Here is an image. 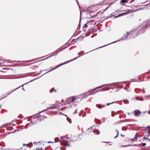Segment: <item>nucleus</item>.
Masks as SVG:
<instances>
[{
  "label": "nucleus",
  "instance_id": "obj_33",
  "mask_svg": "<svg viewBox=\"0 0 150 150\" xmlns=\"http://www.w3.org/2000/svg\"><path fill=\"white\" fill-rule=\"evenodd\" d=\"M79 57H76V58H75V59H71V61H73V60H76V59L77 58H79Z\"/></svg>",
  "mask_w": 150,
  "mask_h": 150
},
{
  "label": "nucleus",
  "instance_id": "obj_28",
  "mask_svg": "<svg viewBox=\"0 0 150 150\" xmlns=\"http://www.w3.org/2000/svg\"><path fill=\"white\" fill-rule=\"evenodd\" d=\"M67 47H67V46H66L65 47H63V48L62 49V50H61V51H62V50H64V49H66V48H67Z\"/></svg>",
  "mask_w": 150,
  "mask_h": 150
},
{
  "label": "nucleus",
  "instance_id": "obj_7",
  "mask_svg": "<svg viewBox=\"0 0 150 150\" xmlns=\"http://www.w3.org/2000/svg\"><path fill=\"white\" fill-rule=\"evenodd\" d=\"M120 40H118L117 41H115V42H112V43H109V44H108L106 45H105L104 46H102L100 47H99L98 48H96V49H94V50H97V49H99V48H101L102 47H105V46H107L108 45H109L110 44H112V43H115V42H117V41H119Z\"/></svg>",
  "mask_w": 150,
  "mask_h": 150
},
{
  "label": "nucleus",
  "instance_id": "obj_52",
  "mask_svg": "<svg viewBox=\"0 0 150 150\" xmlns=\"http://www.w3.org/2000/svg\"><path fill=\"white\" fill-rule=\"evenodd\" d=\"M28 83H25L24 84H25V85H26V84H27Z\"/></svg>",
  "mask_w": 150,
  "mask_h": 150
},
{
  "label": "nucleus",
  "instance_id": "obj_30",
  "mask_svg": "<svg viewBox=\"0 0 150 150\" xmlns=\"http://www.w3.org/2000/svg\"><path fill=\"white\" fill-rule=\"evenodd\" d=\"M81 53L82 54H83L84 53V51H81V52L79 53H78V55H80V54H81Z\"/></svg>",
  "mask_w": 150,
  "mask_h": 150
},
{
  "label": "nucleus",
  "instance_id": "obj_44",
  "mask_svg": "<svg viewBox=\"0 0 150 150\" xmlns=\"http://www.w3.org/2000/svg\"><path fill=\"white\" fill-rule=\"evenodd\" d=\"M116 132H117H117H118L119 133L118 131V130H117V129H116Z\"/></svg>",
  "mask_w": 150,
  "mask_h": 150
},
{
  "label": "nucleus",
  "instance_id": "obj_62",
  "mask_svg": "<svg viewBox=\"0 0 150 150\" xmlns=\"http://www.w3.org/2000/svg\"><path fill=\"white\" fill-rule=\"evenodd\" d=\"M47 58H45V59H47Z\"/></svg>",
  "mask_w": 150,
  "mask_h": 150
},
{
  "label": "nucleus",
  "instance_id": "obj_37",
  "mask_svg": "<svg viewBox=\"0 0 150 150\" xmlns=\"http://www.w3.org/2000/svg\"><path fill=\"white\" fill-rule=\"evenodd\" d=\"M34 144L35 145H37L38 144V143L36 142H34Z\"/></svg>",
  "mask_w": 150,
  "mask_h": 150
},
{
  "label": "nucleus",
  "instance_id": "obj_57",
  "mask_svg": "<svg viewBox=\"0 0 150 150\" xmlns=\"http://www.w3.org/2000/svg\"><path fill=\"white\" fill-rule=\"evenodd\" d=\"M23 90L25 91V90L24 89V88H23Z\"/></svg>",
  "mask_w": 150,
  "mask_h": 150
},
{
  "label": "nucleus",
  "instance_id": "obj_53",
  "mask_svg": "<svg viewBox=\"0 0 150 150\" xmlns=\"http://www.w3.org/2000/svg\"><path fill=\"white\" fill-rule=\"evenodd\" d=\"M87 12H89V13H90V11H89L88 10H87Z\"/></svg>",
  "mask_w": 150,
  "mask_h": 150
},
{
  "label": "nucleus",
  "instance_id": "obj_18",
  "mask_svg": "<svg viewBox=\"0 0 150 150\" xmlns=\"http://www.w3.org/2000/svg\"><path fill=\"white\" fill-rule=\"evenodd\" d=\"M78 38V39H79V40H83V39L85 38V37L84 36H82V37H79Z\"/></svg>",
  "mask_w": 150,
  "mask_h": 150
},
{
  "label": "nucleus",
  "instance_id": "obj_24",
  "mask_svg": "<svg viewBox=\"0 0 150 150\" xmlns=\"http://www.w3.org/2000/svg\"><path fill=\"white\" fill-rule=\"evenodd\" d=\"M115 103V102H114L111 103H108L107 104V105L108 106V105H110V104H113V103Z\"/></svg>",
  "mask_w": 150,
  "mask_h": 150
},
{
  "label": "nucleus",
  "instance_id": "obj_48",
  "mask_svg": "<svg viewBox=\"0 0 150 150\" xmlns=\"http://www.w3.org/2000/svg\"><path fill=\"white\" fill-rule=\"evenodd\" d=\"M11 93H11H8V95H9Z\"/></svg>",
  "mask_w": 150,
  "mask_h": 150
},
{
  "label": "nucleus",
  "instance_id": "obj_61",
  "mask_svg": "<svg viewBox=\"0 0 150 150\" xmlns=\"http://www.w3.org/2000/svg\"><path fill=\"white\" fill-rule=\"evenodd\" d=\"M1 64V63L0 62V65Z\"/></svg>",
  "mask_w": 150,
  "mask_h": 150
},
{
  "label": "nucleus",
  "instance_id": "obj_20",
  "mask_svg": "<svg viewBox=\"0 0 150 150\" xmlns=\"http://www.w3.org/2000/svg\"><path fill=\"white\" fill-rule=\"evenodd\" d=\"M105 2V1H103L102 3H100L99 4H98L96 5V6H98L99 5H101L102 4H105L103 3L104 2Z\"/></svg>",
  "mask_w": 150,
  "mask_h": 150
},
{
  "label": "nucleus",
  "instance_id": "obj_8",
  "mask_svg": "<svg viewBox=\"0 0 150 150\" xmlns=\"http://www.w3.org/2000/svg\"><path fill=\"white\" fill-rule=\"evenodd\" d=\"M61 51V50H59V51H58V52H53L52 53V54H53V55H51V56H49V57H51L53 56L57 55L59 52H60Z\"/></svg>",
  "mask_w": 150,
  "mask_h": 150
},
{
  "label": "nucleus",
  "instance_id": "obj_35",
  "mask_svg": "<svg viewBox=\"0 0 150 150\" xmlns=\"http://www.w3.org/2000/svg\"><path fill=\"white\" fill-rule=\"evenodd\" d=\"M77 109H76V111H75V112H74V114H75L77 113Z\"/></svg>",
  "mask_w": 150,
  "mask_h": 150
},
{
  "label": "nucleus",
  "instance_id": "obj_4",
  "mask_svg": "<svg viewBox=\"0 0 150 150\" xmlns=\"http://www.w3.org/2000/svg\"><path fill=\"white\" fill-rule=\"evenodd\" d=\"M132 113H134V115L135 116L138 117L141 114V112L140 110H137L132 112Z\"/></svg>",
  "mask_w": 150,
  "mask_h": 150
},
{
  "label": "nucleus",
  "instance_id": "obj_34",
  "mask_svg": "<svg viewBox=\"0 0 150 150\" xmlns=\"http://www.w3.org/2000/svg\"><path fill=\"white\" fill-rule=\"evenodd\" d=\"M136 135H135V137L134 138V139H131V140L132 141H134V140L135 139V138H136Z\"/></svg>",
  "mask_w": 150,
  "mask_h": 150
},
{
  "label": "nucleus",
  "instance_id": "obj_27",
  "mask_svg": "<svg viewBox=\"0 0 150 150\" xmlns=\"http://www.w3.org/2000/svg\"><path fill=\"white\" fill-rule=\"evenodd\" d=\"M128 12H126L123 13V14L124 15H127V14H128Z\"/></svg>",
  "mask_w": 150,
  "mask_h": 150
},
{
  "label": "nucleus",
  "instance_id": "obj_38",
  "mask_svg": "<svg viewBox=\"0 0 150 150\" xmlns=\"http://www.w3.org/2000/svg\"><path fill=\"white\" fill-rule=\"evenodd\" d=\"M75 40H76V41H77L78 40H79L78 39V38H77Z\"/></svg>",
  "mask_w": 150,
  "mask_h": 150
},
{
  "label": "nucleus",
  "instance_id": "obj_60",
  "mask_svg": "<svg viewBox=\"0 0 150 150\" xmlns=\"http://www.w3.org/2000/svg\"><path fill=\"white\" fill-rule=\"evenodd\" d=\"M128 114H129V115H130V113L129 112V113H128Z\"/></svg>",
  "mask_w": 150,
  "mask_h": 150
},
{
  "label": "nucleus",
  "instance_id": "obj_54",
  "mask_svg": "<svg viewBox=\"0 0 150 150\" xmlns=\"http://www.w3.org/2000/svg\"><path fill=\"white\" fill-rule=\"evenodd\" d=\"M147 132V131H146V130H144V132Z\"/></svg>",
  "mask_w": 150,
  "mask_h": 150
},
{
  "label": "nucleus",
  "instance_id": "obj_5",
  "mask_svg": "<svg viewBox=\"0 0 150 150\" xmlns=\"http://www.w3.org/2000/svg\"><path fill=\"white\" fill-rule=\"evenodd\" d=\"M69 61H68V62H69ZM67 62H64V63H63L62 64H59L57 65V67H55L54 68H53V69H51L50 70L48 71L46 73L49 72H50V71H53L55 69H57L58 67H59L60 66H62V65L65 64L66 63H67Z\"/></svg>",
  "mask_w": 150,
  "mask_h": 150
},
{
  "label": "nucleus",
  "instance_id": "obj_12",
  "mask_svg": "<svg viewBox=\"0 0 150 150\" xmlns=\"http://www.w3.org/2000/svg\"><path fill=\"white\" fill-rule=\"evenodd\" d=\"M46 56H44L43 57H40V58H38V59H34V60H30V61H28L27 62H32L33 61H35L36 60H38V59H40L41 58H43L44 57H45Z\"/></svg>",
  "mask_w": 150,
  "mask_h": 150
},
{
  "label": "nucleus",
  "instance_id": "obj_26",
  "mask_svg": "<svg viewBox=\"0 0 150 150\" xmlns=\"http://www.w3.org/2000/svg\"><path fill=\"white\" fill-rule=\"evenodd\" d=\"M110 6V5L109 6H108L105 9V10L103 11V13L105 11H106L108 8Z\"/></svg>",
  "mask_w": 150,
  "mask_h": 150
},
{
  "label": "nucleus",
  "instance_id": "obj_16",
  "mask_svg": "<svg viewBox=\"0 0 150 150\" xmlns=\"http://www.w3.org/2000/svg\"><path fill=\"white\" fill-rule=\"evenodd\" d=\"M128 0H121V2L122 3H128Z\"/></svg>",
  "mask_w": 150,
  "mask_h": 150
},
{
  "label": "nucleus",
  "instance_id": "obj_45",
  "mask_svg": "<svg viewBox=\"0 0 150 150\" xmlns=\"http://www.w3.org/2000/svg\"><path fill=\"white\" fill-rule=\"evenodd\" d=\"M68 42H67V43H66V44H65L64 45H63V46H64V45H66L67 44H68Z\"/></svg>",
  "mask_w": 150,
  "mask_h": 150
},
{
  "label": "nucleus",
  "instance_id": "obj_43",
  "mask_svg": "<svg viewBox=\"0 0 150 150\" xmlns=\"http://www.w3.org/2000/svg\"><path fill=\"white\" fill-rule=\"evenodd\" d=\"M21 86H20V87H18L17 88H16V89L15 90H16V89H18V88H20V87H21Z\"/></svg>",
  "mask_w": 150,
  "mask_h": 150
},
{
  "label": "nucleus",
  "instance_id": "obj_15",
  "mask_svg": "<svg viewBox=\"0 0 150 150\" xmlns=\"http://www.w3.org/2000/svg\"><path fill=\"white\" fill-rule=\"evenodd\" d=\"M88 23V22H87L86 24H85L84 26L83 27V28L85 29L86 28L88 27L87 23Z\"/></svg>",
  "mask_w": 150,
  "mask_h": 150
},
{
  "label": "nucleus",
  "instance_id": "obj_36",
  "mask_svg": "<svg viewBox=\"0 0 150 150\" xmlns=\"http://www.w3.org/2000/svg\"><path fill=\"white\" fill-rule=\"evenodd\" d=\"M146 145V144L145 143H143L142 145L143 146H145Z\"/></svg>",
  "mask_w": 150,
  "mask_h": 150
},
{
  "label": "nucleus",
  "instance_id": "obj_47",
  "mask_svg": "<svg viewBox=\"0 0 150 150\" xmlns=\"http://www.w3.org/2000/svg\"><path fill=\"white\" fill-rule=\"evenodd\" d=\"M121 136H122V137H124V135H123L122 134H121Z\"/></svg>",
  "mask_w": 150,
  "mask_h": 150
},
{
  "label": "nucleus",
  "instance_id": "obj_1",
  "mask_svg": "<svg viewBox=\"0 0 150 150\" xmlns=\"http://www.w3.org/2000/svg\"><path fill=\"white\" fill-rule=\"evenodd\" d=\"M149 27L150 28V18L147 21L144 22L142 24L139 26L138 28H134V30H132L129 32H127V34L129 38H134L135 37L140 34L144 33L145 32V29Z\"/></svg>",
  "mask_w": 150,
  "mask_h": 150
},
{
  "label": "nucleus",
  "instance_id": "obj_64",
  "mask_svg": "<svg viewBox=\"0 0 150 150\" xmlns=\"http://www.w3.org/2000/svg\"><path fill=\"white\" fill-rule=\"evenodd\" d=\"M88 52H86V54H87V53H88Z\"/></svg>",
  "mask_w": 150,
  "mask_h": 150
},
{
  "label": "nucleus",
  "instance_id": "obj_63",
  "mask_svg": "<svg viewBox=\"0 0 150 150\" xmlns=\"http://www.w3.org/2000/svg\"><path fill=\"white\" fill-rule=\"evenodd\" d=\"M1 106H0V109L1 108Z\"/></svg>",
  "mask_w": 150,
  "mask_h": 150
},
{
  "label": "nucleus",
  "instance_id": "obj_58",
  "mask_svg": "<svg viewBox=\"0 0 150 150\" xmlns=\"http://www.w3.org/2000/svg\"><path fill=\"white\" fill-rule=\"evenodd\" d=\"M105 143H110V142H105Z\"/></svg>",
  "mask_w": 150,
  "mask_h": 150
},
{
  "label": "nucleus",
  "instance_id": "obj_22",
  "mask_svg": "<svg viewBox=\"0 0 150 150\" xmlns=\"http://www.w3.org/2000/svg\"><path fill=\"white\" fill-rule=\"evenodd\" d=\"M105 85H102V86H98V87H97L96 88L94 89L93 91H95V90L96 89H97L98 88H101L103 86H104Z\"/></svg>",
  "mask_w": 150,
  "mask_h": 150
},
{
  "label": "nucleus",
  "instance_id": "obj_11",
  "mask_svg": "<svg viewBox=\"0 0 150 150\" xmlns=\"http://www.w3.org/2000/svg\"><path fill=\"white\" fill-rule=\"evenodd\" d=\"M127 37H128V35H127H127L126 34H124L123 37L121 39V40L125 39V38H127Z\"/></svg>",
  "mask_w": 150,
  "mask_h": 150
},
{
  "label": "nucleus",
  "instance_id": "obj_9",
  "mask_svg": "<svg viewBox=\"0 0 150 150\" xmlns=\"http://www.w3.org/2000/svg\"><path fill=\"white\" fill-rule=\"evenodd\" d=\"M96 107L100 108V109H101L102 108H104L105 107V105H101L100 104H97L96 105Z\"/></svg>",
  "mask_w": 150,
  "mask_h": 150
},
{
  "label": "nucleus",
  "instance_id": "obj_41",
  "mask_svg": "<svg viewBox=\"0 0 150 150\" xmlns=\"http://www.w3.org/2000/svg\"><path fill=\"white\" fill-rule=\"evenodd\" d=\"M27 146V145L26 144H23V146Z\"/></svg>",
  "mask_w": 150,
  "mask_h": 150
},
{
  "label": "nucleus",
  "instance_id": "obj_32",
  "mask_svg": "<svg viewBox=\"0 0 150 150\" xmlns=\"http://www.w3.org/2000/svg\"><path fill=\"white\" fill-rule=\"evenodd\" d=\"M150 5V3L149 4H147V5H146L145 6V7H146V6H147V7H148V6H149ZM149 8H150V6H149Z\"/></svg>",
  "mask_w": 150,
  "mask_h": 150
},
{
  "label": "nucleus",
  "instance_id": "obj_59",
  "mask_svg": "<svg viewBox=\"0 0 150 150\" xmlns=\"http://www.w3.org/2000/svg\"><path fill=\"white\" fill-rule=\"evenodd\" d=\"M50 142H48V143H50Z\"/></svg>",
  "mask_w": 150,
  "mask_h": 150
},
{
  "label": "nucleus",
  "instance_id": "obj_51",
  "mask_svg": "<svg viewBox=\"0 0 150 150\" xmlns=\"http://www.w3.org/2000/svg\"><path fill=\"white\" fill-rule=\"evenodd\" d=\"M63 115H64L65 116H66V117H67V115H64V114H63Z\"/></svg>",
  "mask_w": 150,
  "mask_h": 150
},
{
  "label": "nucleus",
  "instance_id": "obj_49",
  "mask_svg": "<svg viewBox=\"0 0 150 150\" xmlns=\"http://www.w3.org/2000/svg\"><path fill=\"white\" fill-rule=\"evenodd\" d=\"M61 101L62 102H63L64 101V100H61Z\"/></svg>",
  "mask_w": 150,
  "mask_h": 150
},
{
  "label": "nucleus",
  "instance_id": "obj_3",
  "mask_svg": "<svg viewBox=\"0 0 150 150\" xmlns=\"http://www.w3.org/2000/svg\"><path fill=\"white\" fill-rule=\"evenodd\" d=\"M134 79H132L130 80V81H122V82H120V83L121 84H123V83H129L130 81L131 82H134V81H134ZM119 83V82H116V83H109V84H109V85H113V84H115L116 83Z\"/></svg>",
  "mask_w": 150,
  "mask_h": 150
},
{
  "label": "nucleus",
  "instance_id": "obj_50",
  "mask_svg": "<svg viewBox=\"0 0 150 150\" xmlns=\"http://www.w3.org/2000/svg\"><path fill=\"white\" fill-rule=\"evenodd\" d=\"M150 72V71H148V72H147L146 73V74H149V72Z\"/></svg>",
  "mask_w": 150,
  "mask_h": 150
},
{
  "label": "nucleus",
  "instance_id": "obj_29",
  "mask_svg": "<svg viewBox=\"0 0 150 150\" xmlns=\"http://www.w3.org/2000/svg\"><path fill=\"white\" fill-rule=\"evenodd\" d=\"M67 47H67V46H66L65 47H63V48L62 49V50H61V51H62V50H64V49H66V48H67Z\"/></svg>",
  "mask_w": 150,
  "mask_h": 150
},
{
  "label": "nucleus",
  "instance_id": "obj_46",
  "mask_svg": "<svg viewBox=\"0 0 150 150\" xmlns=\"http://www.w3.org/2000/svg\"><path fill=\"white\" fill-rule=\"evenodd\" d=\"M90 129H91V128H88V131H89V130Z\"/></svg>",
  "mask_w": 150,
  "mask_h": 150
},
{
  "label": "nucleus",
  "instance_id": "obj_23",
  "mask_svg": "<svg viewBox=\"0 0 150 150\" xmlns=\"http://www.w3.org/2000/svg\"><path fill=\"white\" fill-rule=\"evenodd\" d=\"M46 148H45V150L43 149L42 148H38L36 149V150H46Z\"/></svg>",
  "mask_w": 150,
  "mask_h": 150
},
{
  "label": "nucleus",
  "instance_id": "obj_10",
  "mask_svg": "<svg viewBox=\"0 0 150 150\" xmlns=\"http://www.w3.org/2000/svg\"><path fill=\"white\" fill-rule=\"evenodd\" d=\"M93 132L95 134H98V135L100 133V131L97 129H96V130H93Z\"/></svg>",
  "mask_w": 150,
  "mask_h": 150
},
{
  "label": "nucleus",
  "instance_id": "obj_21",
  "mask_svg": "<svg viewBox=\"0 0 150 150\" xmlns=\"http://www.w3.org/2000/svg\"><path fill=\"white\" fill-rule=\"evenodd\" d=\"M81 14H82V13H81V11H80V20L79 23V26L80 25V26H81V25H80V23H81Z\"/></svg>",
  "mask_w": 150,
  "mask_h": 150
},
{
  "label": "nucleus",
  "instance_id": "obj_56",
  "mask_svg": "<svg viewBox=\"0 0 150 150\" xmlns=\"http://www.w3.org/2000/svg\"><path fill=\"white\" fill-rule=\"evenodd\" d=\"M149 141H150V139H148Z\"/></svg>",
  "mask_w": 150,
  "mask_h": 150
},
{
  "label": "nucleus",
  "instance_id": "obj_40",
  "mask_svg": "<svg viewBox=\"0 0 150 150\" xmlns=\"http://www.w3.org/2000/svg\"><path fill=\"white\" fill-rule=\"evenodd\" d=\"M93 16H90V17H87V18H93Z\"/></svg>",
  "mask_w": 150,
  "mask_h": 150
},
{
  "label": "nucleus",
  "instance_id": "obj_25",
  "mask_svg": "<svg viewBox=\"0 0 150 150\" xmlns=\"http://www.w3.org/2000/svg\"><path fill=\"white\" fill-rule=\"evenodd\" d=\"M76 0V1L78 4V6H79V8L80 9V8H81V7L79 5V3L78 0Z\"/></svg>",
  "mask_w": 150,
  "mask_h": 150
},
{
  "label": "nucleus",
  "instance_id": "obj_14",
  "mask_svg": "<svg viewBox=\"0 0 150 150\" xmlns=\"http://www.w3.org/2000/svg\"><path fill=\"white\" fill-rule=\"evenodd\" d=\"M150 135V134H148L145 136L144 137V139H148V138L149 137V136Z\"/></svg>",
  "mask_w": 150,
  "mask_h": 150
},
{
  "label": "nucleus",
  "instance_id": "obj_42",
  "mask_svg": "<svg viewBox=\"0 0 150 150\" xmlns=\"http://www.w3.org/2000/svg\"><path fill=\"white\" fill-rule=\"evenodd\" d=\"M147 127L149 129H150V126H148V127Z\"/></svg>",
  "mask_w": 150,
  "mask_h": 150
},
{
  "label": "nucleus",
  "instance_id": "obj_39",
  "mask_svg": "<svg viewBox=\"0 0 150 150\" xmlns=\"http://www.w3.org/2000/svg\"><path fill=\"white\" fill-rule=\"evenodd\" d=\"M134 1H135V0H132V1H131L130 2V3H132V2H134Z\"/></svg>",
  "mask_w": 150,
  "mask_h": 150
},
{
  "label": "nucleus",
  "instance_id": "obj_13",
  "mask_svg": "<svg viewBox=\"0 0 150 150\" xmlns=\"http://www.w3.org/2000/svg\"><path fill=\"white\" fill-rule=\"evenodd\" d=\"M124 16V15L123 14V13L119 14L118 15L115 16L114 18H117L121 16Z\"/></svg>",
  "mask_w": 150,
  "mask_h": 150
},
{
  "label": "nucleus",
  "instance_id": "obj_19",
  "mask_svg": "<svg viewBox=\"0 0 150 150\" xmlns=\"http://www.w3.org/2000/svg\"><path fill=\"white\" fill-rule=\"evenodd\" d=\"M114 16V15H113V13H112L111 14V16H109V17H108V16L106 17V18H105V19H108V18H110L112 17L113 16Z\"/></svg>",
  "mask_w": 150,
  "mask_h": 150
},
{
  "label": "nucleus",
  "instance_id": "obj_6",
  "mask_svg": "<svg viewBox=\"0 0 150 150\" xmlns=\"http://www.w3.org/2000/svg\"><path fill=\"white\" fill-rule=\"evenodd\" d=\"M56 107L57 105L55 104H53L52 106L50 107H48L47 109L46 110H44L42 111L41 112H42L44 111H47V110L49 109H54L56 108Z\"/></svg>",
  "mask_w": 150,
  "mask_h": 150
},
{
  "label": "nucleus",
  "instance_id": "obj_55",
  "mask_svg": "<svg viewBox=\"0 0 150 150\" xmlns=\"http://www.w3.org/2000/svg\"><path fill=\"white\" fill-rule=\"evenodd\" d=\"M147 132V131H146V130H144V132Z\"/></svg>",
  "mask_w": 150,
  "mask_h": 150
},
{
  "label": "nucleus",
  "instance_id": "obj_2",
  "mask_svg": "<svg viewBox=\"0 0 150 150\" xmlns=\"http://www.w3.org/2000/svg\"><path fill=\"white\" fill-rule=\"evenodd\" d=\"M90 93L89 92L84 93L79 96H73L71 97L67 98L64 105H66L67 104L73 103L75 100L81 97H82V98H85L90 95Z\"/></svg>",
  "mask_w": 150,
  "mask_h": 150
},
{
  "label": "nucleus",
  "instance_id": "obj_17",
  "mask_svg": "<svg viewBox=\"0 0 150 150\" xmlns=\"http://www.w3.org/2000/svg\"><path fill=\"white\" fill-rule=\"evenodd\" d=\"M56 89H55L54 90V88H52L51 90L50 91V93H52L54 91L55 92H56Z\"/></svg>",
  "mask_w": 150,
  "mask_h": 150
},
{
  "label": "nucleus",
  "instance_id": "obj_31",
  "mask_svg": "<svg viewBox=\"0 0 150 150\" xmlns=\"http://www.w3.org/2000/svg\"><path fill=\"white\" fill-rule=\"evenodd\" d=\"M118 135H119V132H117V135L116 136L114 137V138L115 139H116L117 137H118Z\"/></svg>",
  "mask_w": 150,
  "mask_h": 150
}]
</instances>
